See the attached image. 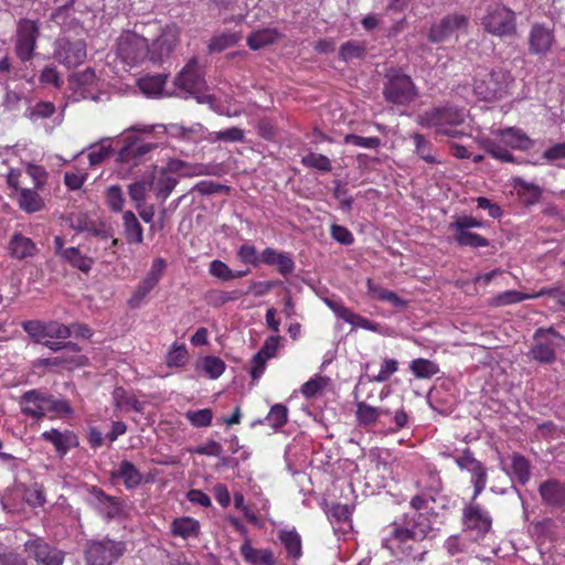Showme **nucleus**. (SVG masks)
I'll list each match as a JSON object with an SVG mask.
<instances>
[{
    "instance_id": "1",
    "label": "nucleus",
    "mask_w": 565,
    "mask_h": 565,
    "mask_svg": "<svg viewBox=\"0 0 565 565\" xmlns=\"http://www.w3.org/2000/svg\"><path fill=\"white\" fill-rule=\"evenodd\" d=\"M424 540H417L396 524L392 525L390 532L382 540V546L390 551L401 562L408 564H422L428 553L423 544Z\"/></svg>"
},
{
    "instance_id": "2",
    "label": "nucleus",
    "mask_w": 565,
    "mask_h": 565,
    "mask_svg": "<svg viewBox=\"0 0 565 565\" xmlns=\"http://www.w3.org/2000/svg\"><path fill=\"white\" fill-rule=\"evenodd\" d=\"M467 117L463 108L452 105L435 107L417 116V124L424 128H435L436 134L449 137L458 136L457 127L460 126Z\"/></svg>"
},
{
    "instance_id": "3",
    "label": "nucleus",
    "mask_w": 565,
    "mask_h": 565,
    "mask_svg": "<svg viewBox=\"0 0 565 565\" xmlns=\"http://www.w3.org/2000/svg\"><path fill=\"white\" fill-rule=\"evenodd\" d=\"M493 136L483 141V148L490 156L502 162L513 161L512 149L525 150L532 146L531 139L519 128L497 130Z\"/></svg>"
},
{
    "instance_id": "4",
    "label": "nucleus",
    "mask_w": 565,
    "mask_h": 565,
    "mask_svg": "<svg viewBox=\"0 0 565 565\" xmlns=\"http://www.w3.org/2000/svg\"><path fill=\"white\" fill-rule=\"evenodd\" d=\"M22 329L32 341L43 344L54 352L61 351L62 341L72 335L71 327L56 320H28L22 322Z\"/></svg>"
},
{
    "instance_id": "5",
    "label": "nucleus",
    "mask_w": 565,
    "mask_h": 565,
    "mask_svg": "<svg viewBox=\"0 0 565 565\" xmlns=\"http://www.w3.org/2000/svg\"><path fill=\"white\" fill-rule=\"evenodd\" d=\"M514 78L510 72L502 68L479 75L473 83V92L478 98L486 102L499 100L511 94Z\"/></svg>"
},
{
    "instance_id": "6",
    "label": "nucleus",
    "mask_w": 565,
    "mask_h": 565,
    "mask_svg": "<svg viewBox=\"0 0 565 565\" xmlns=\"http://www.w3.org/2000/svg\"><path fill=\"white\" fill-rule=\"evenodd\" d=\"M356 420L361 426H372L376 424L385 425L387 419H392L394 427H390L386 433L393 434L407 425L408 416L403 408L392 411L386 407H374L365 402L356 404Z\"/></svg>"
},
{
    "instance_id": "7",
    "label": "nucleus",
    "mask_w": 565,
    "mask_h": 565,
    "mask_svg": "<svg viewBox=\"0 0 565 565\" xmlns=\"http://www.w3.org/2000/svg\"><path fill=\"white\" fill-rule=\"evenodd\" d=\"M126 551L127 545L124 541L105 536L87 541L84 557L87 565H113L124 556Z\"/></svg>"
},
{
    "instance_id": "8",
    "label": "nucleus",
    "mask_w": 565,
    "mask_h": 565,
    "mask_svg": "<svg viewBox=\"0 0 565 565\" xmlns=\"http://www.w3.org/2000/svg\"><path fill=\"white\" fill-rule=\"evenodd\" d=\"M480 23L486 32L498 38L512 36L516 32L514 11L502 4L489 6Z\"/></svg>"
},
{
    "instance_id": "9",
    "label": "nucleus",
    "mask_w": 565,
    "mask_h": 565,
    "mask_svg": "<svg viewBox=\"0 0 565 565\" xmlns=\"http://www.w3.org/2000/svg\"><path fill=\"white\" fill-rule=\"evenodd\" d=\"M385 79L383 95L387 103L408 105L417 97V88L408 75L390 71Z\"/></svg>"
},
{
    "instance_id": "10",
    "label": "nucleus",
    "mask_w": 565,
    "mask_h": 565,
    "mask_svg": "<svg viewBox=\"0 0 565 565\" xmlns=\"http://www.w3.org/2000/svg\"><path fill=\"white\" fill-rule=\"evenodd\" d=\"M117 55L129 66L138 65L149 57L148 41L136 32L126 31L117 41Z\"/></svg>"
},
{
    "instance_id": "11",
    "label": "nucleus",
    "mask_w": 565,
    "mask_h": 565,
    "mask_svg": "<svg viewBox=\"0 0 565 565\" xmlns=\"http://www.w3.org/2000/svg\"><path fill=\"white\" fill-rule=\"evenodd\" d=\"M174 84L190 96H193L200 104L212 102V96L203 93L205 89V81L199 72L195 58L188 62L175 77Z\"/></svg>"
},
{
    "instance_id": "12",
    "label": "nucleus",
    "mask_w": 565,
    "mask_h": 565,
    "mask_svg": "<svg viewBox=\"0 0 565 565\" xmlns=\"http://www.w3.org/2000/svg\"><path fill=\"white\" fill-rule=\"evenodd\" d=\"M463 531L473 540L479 541L490 531L492 520L488 511L471 500L462 512Z\"/></svg>"
},
{
    "instance_id": "13",
    "label": "nucleus",
    "mask_w": 565,
    "mask_h": 565,
    "mask_svg": "<svg viewBox=\"0 0 565 565\" xmlns=\"http://www.w3.org/2000/svg\"><path fill=\"white\" fill-rule=\"evenodd\" d=\"M24 551L36 565H63L65 552L51 545L42 537L30 539L24 543Z\"/></svg>"
},
{
    "instance_id": "14",
    "label": "nucleus",
    "mask_w": 565,
    "mask_h": 565,
    "mask_svg": "<svg viewBox=\"0 0 565 565\" xmlns=\"http://www.w3.org/2000/svg\"><path fill=\"white\" fill-rule=\"evenodd\" d=\"M54 57L66 67H75L86 58V43L83 40L58 39L55 42Z\"/></svg>"
},
{
    "instance_id": "15",
    "label": "nucleus",
    "mask_w": 565,
    "mask_h": 565,
    "mask_svg": "<svg viewBox=\"0 0 565 565\" xmlns=\"http://www.w3.org/2000/svg\"><path fill=\"white\" fill-rule=\"evenodd\" d=\"M39 36V25L30 19H22L18 23L15 52L21 61H29L34 52Z\"/></svg>"
},
{
    "instance_id": "16",
    "label": "nucleus",
    "mask_w": 565,
    "mask_h": 565,
    "mask_svg": "<svg viewBox=\"0 0 565 565\" xmlns=\"http://www.w3.org/2000/svg\"><path fill=\"white\" fill-rule=\"evenodd\" d=\"M157 148L156 143L146 142L136 136H127L125 145L117 154V161L120 163L139 164L151 151Z\"/></svg>"
},
{
    "instance_id": "17",
    "label": "nucleus",
    "mask_w": 565,
    "mask_h": 565,
    "mask_svg": "<svg viewBox=\"0 0 565 565\" xmlns=\"http://www.w3.org/2000/svg\"><path fill=\"white\" fill-rule=\"evenodd\" d=\"M179 34L177 25H167L153 41L152 45L149 46V58L153 62H161L168 57L178 43Z\"/></svg>"
},
{
    "instance_id": "18",
    "label": "nucleus",
    "mask_w": 565,
    "mask_h": 565,
    "mask_svg": "<svg viewBox=\"0 0 565 565\" xmlns=\"http://www.w3.org/2000/svg\"><path fill=\"white\" fill-rule=\"evenodd\" d=\"M468 26V19L462 14H452L445 17L439 24L431 26L429 32V40L431 42H441L458 31H466Z\"/></svg>"
},
{
    "instance_id": "19",
    "label": "nucleus",
    "mask_w": 565,
    "mask_h": 565,
    "mask_svg": "<svg viewBox=\"0 0 565 565\" xmlns=\"http://www.w3.org/2000/svg\"><path fill=\"white\" fill-rule=\"evenodd\" d=\"M90 494L93 495V504L95 510L107 521L118 518L122 512L120 501L107 495L103 490L92 487Z\"/></svg>"
},
{
    "instance_id": "20",
    "label": "nucleus",
    "mask_w": 565,
    "mask_h": 565,
    "mask_svg": "<svg viewBox=\"0 0 565 565\" xmlns=\"http://www.w3.org/2000/svg\"><path fill=\"white\" fill-rule=\"evenodd\" d=\"M47 394L31 390L25 392L20 398L21 412L35 419H40L46 415Z\"/></svg>"
},
{
    "instance_id": "21",
    "label": "nucleus",
    "mask_w": 565,
    "mask_h": 565,
    "mask_svg": "<svg viewBox=\"0 0 565 565\" xmlns=\"http://www.w3.org/2000/svg\"><path fill=\"white\" fill-rule=\"evenodd\" d=\"M326 305L332 310V312L339 318L350 323L352 327L362 328L370 331H376L377 324L358 313L351 311L341 301L333 299H326Z\"/></svg>"
},
{
    "instance_id": "22",
    "label": "nucleus",
    "mask_w": 565,
    "mask_h": 565,
    "mask_svg": "<svg viewBox=\"0 0 565 565\" xmlns=\"http://www.w3.org/2000/svg\"><path fill=\"white\" fill-rule=\"evenodd\" d=\"M554 43V34L553 32L542 25L534 24L529 33V45L530 52L536 55L546 54Z\"/></svg>"
},
{
    "instance_id": "23",
    "label": "nucleus",
    "mask_w": 565,
    "mask_h": 565,
    "mask_svg": "<svg viewBox=\"0 0 565 565\" xmlns=\"http://www.w3.org/2000/svg\"><path fill=\"white\" fill-rule=\"evenodd\" d=\"M280 337L273 335L266 339L262 349L254 355L252 360V377L259 379L265 370L267 360L274 358L279 349Z\"/></svg>"
},
{
    "instance_id": "24",
    "label": "nucleus",
    "mask_w": 565,
    "mask_h": 565,
    "mask_svg": "<svg viewBox=\"0 0 565 565\" xmlns=\"http://www.w3.org/2000/svg\"><path fill=\"white\" fill-rule=\"evenodd\" d=\"M167 168L171 173H177L183 178L210 175L214 169L211 164L192 163L180 159H169Z\"/></svg>"
},
{
    "instance_id": "25",
    "label": "nucleus",
    "mask_w": 565,
    "mask_h": 565,
    "mask_svg": "<svg viewBox=\"0 0 565 565\" xmlns=\"http://www.w3.org/2000/svg\"><path fill=\"white\" fill-rule=\"evenodd\" d=\"M41 437L45 441L51 443L61 457L65 456L72 448L78 446V438L71 430L60 431L57 429H51L42 433Z\"/></svg>"
},
{
    "instance_id": "26",
    "label": "nucleus",
    "mask_w": 565,
    "mask_h": 565,
    "mask_svg": "<svg viewBox=\"0 0 565 565\" xmlns=\"http://www.w3.org/2000/svg\"><path fill=\"white\" fill-rule=\"evenodd\" d=\"M542 501L551 507H565V484L556 479L542 482L539 487Z\"/></svg>"
},
{
    "instance_id": "27",
    "label": "nucleus",
    "mask_w": 565,
    "mask_h": 565,
    "mask_svg": "<svg viewBox=\"0 0 565 565\" xmlns=\"http://www.w3.org/2000/svg\"><path fill=\"white\" fill-rule=\"evenodd\" d=\"M402 531L412 534L417 540H425L428 533L431 531V523L428 515L414 512L412 515H407L403 525H399Z\"/></svg>"
},
{
    "instance_id": "28",
    "label": "nucleus",
    "mask_w": 565,
    "mask_h": 565,
    "mask_svg": "<svg viewBox=\"0 0 565 565\" xmlns=\"http://www.w3.org/2000/svg\"><path fill=\"white\" fill-rule=\"evenodd\" d=\"M260 260L266 265L276 266L282 276L291 274L295 269V263L287 253L278 252L271 247L263 250Z\"/></svg>"
},
{
    "instance_id": "29",
    "label": "nucleus",
    "mask_w": 565,
    "mask_h": 565,
    "mask_svg": "<svg viewBox=\"0 0 565 565\" xmlns=\"http://www.w3.org/2000/svg\"><path fill=\"white\" fill-rule=\"evenodd\" d=\"M241 554L245 562L252 565H274L275 559L273 552L268 548H255L250 540L246 537L239 547Z\"/></svg>"
},
{
    "instance_id": "30",
    "label": "nucleus",
    "mask_w": 565,
    "mask_h": 565,
    "mask_svg": "<svg viewBox=\"0 0 565 565\" xmlns=\"http://www.w3.org/2000/svg\"><path fill=\"white\" fill-rule=\"evenodd\" d=\"M170 533L174 537L189 540L196 537L200 533V523L191 516H180L172 520Z\"/></svg>"
},
{
    "instance_id": "31",
    "label": "nucleus",
    "mask_w": 565,
    "mask_h": 565,
    "mask_svg": "<svg viewBox=\"0 0 565 565\" xmlns=\"http://www.w3.org/2000/svg\"><path fill=\"white\" fill-rule=\"evenodd\" d=\"M38 253L35 244L29 237L15 233L9 243V254L17 259L32 257Z\"/></svg>"
},
{
    "instance_id": "32",
    "label": "nucleus",
    "mask_w": 565,
    "mask_h": 565,
    "mask_svg": "<svg viewBox=\"0 0 565 565\" xmlns=\"http://www.w3.org/2000/svg\"><path fill=\"white\" fill-rule=\"evenodd\" d=\"M61 350H63V352L58 356L64 369L72 370L84 366L88 362V359L79 353L81 350L75 343L65 342V340H63Z\"/></svg>"
},
{
    "instance_id": "33",
    "label": "nucleus",
    "mask_w": 565,
    "mask_h": 565,
    "mask_svg": "<svg viewBox=\"0 0 565 565\" xmlns=\"http://www.w3.org/2000/svg\"><path fill=\"white\" fill-rule=\"evenodd\" d=\"M367 294L373 299L388 302L396 309L406 308L407 302L398 297L395 292L385 289L383 286L375 284L372 279L366 281Z\"/></svg>"
},
{
    "instance_id": "34",
    "label": "nucleus",
    "mask_w": 565,
    "mask_h": 565,
    "mask_svg": "<svg viewBox=\"0 0 565 565\" xmlns=\"http://www.w3.org/2000/svg\"><path fill=\"white\" fill-rule=\"evenodd\" d=\"M114 477L122 480L127 489L138 487L142 481V475L130 461L124 460L119 463Z\"/></svg>"
},
{
    "instance_id": "35",
    "label": "nucleus",
    "mask_w": 565,
    "mask_h": 565,
    "mask_svg": "<svg viewBox=\"0 0 565 565\" xmlns=\"http://www.w3.org/2000/svg\"><path fill=\"white\" fill-rule=\"evenodd\" d=\"M278 539L291 558H299L302 555V544L299 533L295 530H280Z\"/></svg>"
},
{
    "instance_id": "36",
    "label": "nucleus",
    "mask_w": 565,
    "mask_h": 565,
    "mask_svg": "<svg viewBox=\"0 0 565 565\" xmlns=\"http://www.w3.org/2000/svg\"><path fill=\"white\" fill-rule=\"evenodd\" d=\"M122 223L127 242L141 244L143 241V230L136 215L131 211L124 212Z\"/></svg>"
},
{
    "instance_id": "37",
    "label": "nucleus",
    "mask_w": 565,
    "mask_h": 565,
    "mask_svg": "<svg viewBox=\"0 0 565 565\" xmlns=\"http://www.w3.org/2000/svg\"><path fill=\"white\" fill-rule=\"evenodd\" d=\"M115 406L122 411H135L140 413L143 411L145 403L137 399L135 395L128 393L122 387L115 388L113 393Z\"/></svg>"
},
{
    "instance_id": "38",
    "label": "nucleus",
    "mask_w": 565,
    "mask_h": 565,
    "mask_svg": "<svg viewBox=\"0 0 565 565\" xmlns=\"http://www.w3.org/2000/svg\"><path fill=\"white\" fill-rule=\"evenodd\" d=\"M177 184L178 180L171 177V172L168 171V168H162L159 171L158 178L153 183L156 195L158 198H162L163 200H166L173 191Z\"/></svg>"
},
{
    "instance_id": "39",
    "label": "nucleus",
    "mask_w": 565,
    "mask_h": 565,
    "mask_svg": "<svg viewBox=\"0 0 565 565\" xmlns=\"http://www.w3.org/2000/svg\"><path fill=\"white\" fill-rule=\"evenodd\" d=\"M166 84V76L152 75L146 76L138 81L139 89L148 97H159Z\"/></svg>"
},
{
    "instance_id": "40",
    "label": "nucleus",
    "mask_w": 565,
    "mask_h": 565,
    "mask_svg": "<svg viewBox=\"0 0 565 565\" xmlns=\"http://www.w3.org/2000/svg\"><path fill=\"white\" fill-rule=\"evenodd\" d=\"M111 139L103 138L98 143L90 145L88 150V161L92 167L100 164L111 152Z\"/></svg>"
},
{
    "instance_id": "41",
    "label": "nucleus",
    "mask_w": 565,
    "mask_h": 565,
    "mask_svg": "<svg viewBox=\"0 0 565 565\" xmlns=\"http://www.w3.org/2000/svg\"><path fill=\"white\" fill-rule=\"evenodd\" d=\"M63 258L73 267L84 273L89 271L94 264V260L90 257L83 255L76 247H68L63 250Z\"/></svg>"
},
{
    "instance_id": "42",
    "label": "nucleus",
    "mask_w": 565,
    "mask_h": 565,
    "mask_svg": "<svg viewBox=\"0 0 565 565\" xmlns=\"http://www.w3.org/2000/svg\"><path fill=\"white\" fill-rule=\"evenodd\" d=\"M514 188L526 204H534L539 201L542 194L539 185L529 183L520 178L514 180Z\"/></svg>"
},
{
    "instance_id": "43",
    "label": "nucleus",
    "mask_w": 565,
    "mask_h": 565,
    "mask_svg": "<svg viewBox=\"0 0 565 565\" xmlns=\"http://www.w3.org/2000/svg\"><path fill=\"white\" fill-rule=\"evenodd\" d=\"M411 372L417 379H429L439 372V366L427 359H415L409 364Z\"/></svg>"
},
{
    "instance_id": "44",
    "label": "nucleus",
    "mask_w": 565,
    "mask_h": 565,
    "mask_svg": "<svg viewBox=\"0 0 565 565\" xmlns=\"http://www.w3.org/2000/svg\"><path fill=\"white\" fill-rule=\"evenodd\" d=\"M278 33L274 29H263L253 32L247 38V44L252 50H259L266 45H269L276 41Z\"/></svg>"
},
{
    "instance_id": "45",
    "label": "nucleus",
    "mask_w": 565,
    "mask_h": 565,
    "mask_svg": "<svg viewBox=\"0 0 565 565\" xmlns=\"http://www.w3.org/2000/svg\"><path fill=\"white\" fill-rule=\"evenodd\" d=\"M72 81L74 85L83 89L82 96L84 98L95 99L94 95H92L89 92H86L87 87H92L97 84V76L93 68H86L83 72L75 74L72 77Z\"/></svg>"
},
{
    "instance_id": "46",
    "label": "nucleus",
    "mask_w": 565,
    "mask_h": 565,
    "mask_svg": "<svg viewBox=\"0 0 565 565\" xmlns=\"http://www.w3.org/2000/svg\"><path fill=\"white\" fill-rule=\"evenodd\" d=\"M455 232V239L461 246L469 247H487L489 246V241L483 236L472 233L467 230H452Z\"/></svg>"
},
{
    "instance_id": "47",
    "label": "nucleus",
    "mask_w": 565,
    "mask_h": 565,
    "mask_svg": "<svg viewBox=\"0 0 565 565\" xmlns=\"http://www.w3.org/2000/svg\"><path fill=\"white\" fill-rule=\"evenodd\" d=\"M469 473L471 475V483L473 486L472 501H476V499L486 489L488 481L487 468L481 461H479L475 467L471 468V470H469Z\"/></svg>"
},
{
    "instance_id": "48",
    "label": "nucleus",
    "mask_w": 565,
    "mask_h": 565,
    "mask_svg": "<svg viewBox=\"0 0 565 565\" xmlns=\"http://www.w3.org/2000/svg\"><path fill=\"white\" fill-rule=\"evenodd\" d=\"M511 461L513 476L520 483L525 484L530 480L531 476L529 460L520 454H513Z\"/></svg>"
},
{
    "instance_id": "49",
    "label": "nucleus",
    "mask_w": 565,
    "mask_h": 565,
    "mask_svg": "<svg viewBox=\"0 0 565 565\" xmlns=\"http://www.w3.org/2000/svg\"><path fill=\"white\" fill-rule=\"evenodd\" d=\"M55 113V106L51 102H39L34 106L28 107L24 116L32 122L50 118Z\"/></svg>"
},
{
    "instance_id": "50",
    "label": "nucleus",
    "mask_w": 565,
    "mask_h": 565,
    "mask_svg": "<svg viewBox=\"0 0 565 565\" xmlns=\"http://www.w3.org/2000/svg\"><path fill=\"white\" fill-rule=\"evenodd\" d=\"M19 204L22 210L28 213L36 212L42 209L43 202L41 196L32 190L23 189L20 192Z\"/></svg>"
},
{
    "instance_id": "51",
    "label": "nucleus",
    "mask_w": 565,
    "mask_h": 565,
    "mask_svg": "<svg viewBox=\"0 0 565 565\" xmlns=\"http://www.w3.org/2000/svg\"><path fill=\"white\" fill-rule=\"evenodd\" d=\"M533 359L541 363H551L556 359L555 350L552 342H540L531 349Z\"/></svg>"
},
{
    "instance_id": "52",
    "label": "nucleus",
    "mask_w": 565,
    "mask_h": 565,
    "mask_svg": "<svg viewBox=\"0 0 565 565\" xmlns=\"http://www.w3.org/2000/svg\"><path fill=\"white\" fill-rule=\"evenodd\" d=\"M242 296V292L238 290H211L206 295V300L209 305L213 307H221L227 302L235 301L239 299Z\"/></svg>"
},
{
    "instance_id": "53",
    "label": "nucleus",
    "mask_w": 565,
    "mask_h": 565,
    "mask_svg": "<svg viewBox=\"0 0 565 565\" xmlns=\"http://www.w3.org/2000/svg\"><path fill=\"white\" fill-rule=\"evenodd\" d=\"M157 286L154 281L145 277L136 287L131 297L128 300V305L131 308H137L141 305L142 300L148 296V294Z\"/></svg>"
},
{
    "instance_id": "54",
    "label": "nucleus",
    "mask_w": 565,
    "mask_h": 565,
    "mask_svg": "<svg viewBox=\"0 0 565 565\" xmlns=\"http://www.w3.org/2000/svg\"><path fill=\"white\" fill-rule=\"evenodd\" d=\"M166 130L174 137L190 139L192 136H202L204 132V127L201 124H194L190 127H184L179 124H171L168 128H166Z\"/></svg>"
},
{
    "instance_id": "55",
    "label": "nucleus",
    "mask_w": 565,
    "mask_h": 565,
    "mask_svg": "<svg viewBox=\"0 0 565 565\" xmlns=\"http://www.w3.org/2000/svg\"><path fill=\"white\" fill-rule=\"evenodd\" d=\"M188 361V350L184 344L173 343L166 356V363L169 367L183 366Z\"/></svg>"
},
{
    "instance_id": "56",
    "label": "nucleus",
    "mask_w": 565,
    "mask_h": 565,
    "mask_svg": "<svg viewBox=\"0 0 565 565\" xmlns=\"http://www.w3.org/2000/svg\"><path fill=\"white\" fill-rule=\"evenodd\" d=\"M301 163L305 167L313 168L323 172H329L332 168L331 161L328 157L315 152H309L308 154L303 156L301 158Z\"/></svg>"
},
{
    "instance_id": "57",
    "label": "nucleus",
    "mask_w": 565,
    "mask_h": 565,
    "mask_svg": "<svg viewBox=\"0 0 565 565\" xmlns=\"http://www.w3.org/2000/svg\"><path fill=\"white\" fill-rule=\"evenodd\" d=\"M530 294H524L518 290H507L497 295L492 299V305L497 307L508 306L530 299Z\"/></svg>"
},
{
    "instance_id": "58",
    "label": "nucleus",
    "mask_w": 565,
    "mask_h": 565,
    "mask_svg": "<svg viewBox=\"0 0 565 565\" xmlns=\"http://www.w3.org/2000/svg\"><path fill=\"white\" fill-rule=\"evenodd\" d=\"M245 138V131L238 127H231L225 130H220L211 134L210 140L225 141V142H241Z\"/></svg>"
},
{
    "instance_id": "59",
    "label": "nucleus",
    "mask_w": 565,
    "mask_h": 565,
    "mask_svg": "<svg viewBox=\"0 0 565 565\" xmlns=\"http://www.w3.org/2000/svg\"><path fill=\"white\" fill-rule=\"evenodd\" d=\"M202 370L210 379L220 377L225 371V363L216 356H205L202 359Z\"/></svg>"
},
{
    "instance_id": "60",
    "label": "nucleus",
    "mask_w": 565,
    "mask_h": 565,
    "mask_svg": "<svg viewBox=\"0 0 565 565\" xmlns=\"http://www.w3.org/2000/svg\"><path fill=\"white\" fill-rule=\"evenodd\" d=\"M287 418L288 408L285 405L276 404L270 408L266 420L270 427L277 429L287 423Z\"/></svg>"
},
{
    "instance_id": "61",
    "label": "nucleus",
    "mask_w": 565,
    "mask_h": 565,
    "mask_svg": "<svg viewBox=\"0 0 565 565\" xmlns=\"http://www.w3.org/2000/svg\"><path fill=\"white\" fill-rule=\"evenodd\" d=\"M417 156L428 163H437L438 161L431 153V145L423 135L415 134L414 137Z\"/></svg>"
},
{
    "instance_id": "62",
    "label": "nucleus",
    "mask_w": 565,
    "mask_h": 565,
    "mask_svg": "<svg viewBox=\"0 0 565 565\" xmlns=\"http://www.w3.org/2000/svg\"><path fill=\"white\" fill-rule=\"evenodd\" d=\"M185 417L195 427H206L211 425L213 413L210 408L188 411Z\"/></svg>"
},
{
    "instance_id": "63",
    "label": "nucleus",
    "mask_w": 565,
    "mask_h": 565,
    "mask_svg": "<svg viewBox=\"0 0 565 565\" xmlns=\"http://www.w3.org/2000/svg\"><path fill=\"white\" fill-rule=\"evenodd\" d=\"M106 200L109 209L114 212H121L125 204L121 188L119 185H111L107 189Z\"/></svg>"
},
{
    "instance_id": "64",
    "label": "nucleus",
    "mask_w": 565,
    "mask_h": 565,
    "mask_svg": "<svg viewBox=\"0 0 565 565\" xmlns=\"http://www.w3.org/2000/svg\"><path fill=\"white\" fill-rule=\"evenodd\" d=\"M365 47L362 43L350 41L344 43L340 49V56L344 61L352 58H361L364 56Z\"/></svg>"
}]
</instances>
